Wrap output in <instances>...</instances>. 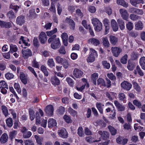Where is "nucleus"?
I'll list each match as a JSON object with an SVG mask.
<instances>
[{
	"instance_id": "obj_1",
	"label": "nucleus",
	"mask_w": 145,
	"mask_h": 145,
	"mask_svg": "<svg viewBox=\"0 0 145 145\" xmlns=\"http://www.w3.org/2000/svg\"><path fill=\"white\" fill-rule=\"evenodd\" d=\"M91 20L95 30L97 32L100 31L102 28L101 23L97 18H93Z\"/></svg>"
},
{
	"instance_id": "obj_50",
	"label": "nucleus",
	"mask_w": 145,
	"mask_h": 145,
	"mask_svg": "<svg viewBox=\"0 0 145 145\" xmlns=\"http://www.w3.org/2000/svg\"><path fill=\"white\" fill-rule=\"evenodd\" d=\"M127 55L126 54H125L124 56L121 58L120 60L121 62L124 64H126L127 62Z\"/></svg>"
},
{
	"instance_id": "obj_40",
	"label": "nucleus",
	"mask_w": 145,
	"mask_h": 145,
	"mask_svg": "<svg viewBox=\"0 0 145 145\" xmlns=\"http://www.w3.org/2000/svg\"><path fill=\"white\" fill-rule=\"evenodd\" d=\"M40 69L45 76H48L49 73L45 66L44 65L40 67Z\"/></svg>"
},
{
	"instance_id": "obj_62",
	"label": "nucleus",
	"mask_w": 145,
	"mask_h": 145,
	"mask_svg": "<svg viewBox=\"0 0 145 145\" xmlns=\"http://www.w3.org/2000/svg\"><path fill=\"white\" fill-rule=\"evenodd\" d=\"M107 76L111 80H116V77L112 73L107 74Z\"/></svg>"
},
{
	"instance_id": "obj_25",
	"label": "nucleus",
	"mask_w": 145,
	"mask_h": 145,
	"mask_svg": "<svg viewBox=\"0 0 145 145\" xmlns=\"http://www.w3.org/2000/svg\"><path fill=\"white\" fill-rule=\"evenodd\" d=\"M135 65L134 63L130 60H129L128 61L127 68L129 71H132L134 69Z\"/></svg>"
},
{
	"instance_id": "obj_12",
	"label": "nucleus",
	"mask_w": 145,
	"mask_h": 145,
	"mask_svg": "<svg viewBox=\"0 0 145 145\" xmlns=\"http://www.w3.org/2000/svg\"><path fill=\"white\" fill-rule=\"evenodd\" d=\"M25 22V17L22 15L20 16L17 18L16 22L20 25H22Z\"/></svg>"
},
{
	"instance_id": "obj_28",
	"label": "nucleus",
	"mask_w": 145,
	"mask_h": 145,
	"mask_svg": "<svg viewBox=\"0 0 145 145\" xmlns=\"http://www.w3.org/2000/svg\"><path fill=\"white\" fill-rule=\"evenodd\" d=\"M96 107L99 111L100 112L101 114H103V107L104 106V105L100 102H97L96 104Z\"/></svg>"
},
{
	"instance_id": "obj_46",
	"label": "nucleus",
	"mask_w": 145,
	"mask_h": 145,
	"mask_svg": "<svg viewBox=\"0 0 145 145\" xmlns=\"http://www.w3.org/2000/svg\"><path fill=\"white\" fill-rule=\"evenodd\" d=\"M92 54H90L88 58L87 59L88 62H93L95 60V56Z\"/></svg>"
},
{
	"instance_id": "obj_26",
	"label": "nucleus",
	"mask_w": 145,
	"mask_h": 145,
	"mask_svg": "<svg viewBox=\"0 0 145 145\" xmlns=\"http://www.w3.org/2000/svg\"><path fill=\"white\" fill-rule=\"evenodd\" d=\"M8 138V137L7 135L4 133L1 136L0 139V141L2 143H5L7 142Z\"/></svg>"
},
{
	"instance_id": "obj_9",
	"label": "nucleus",
	"mask_w": 145,
	"mask_h": 145,
	"mask_svg": "<svg viewBox=\"0 0 145 145\" xmlns=\"http://www.w3.org/2000/svg\"><path fill=\"white\" fill-rule=\"evenodd\" d=\"M39 38L41 44L45 43L47 40V36L45 33L43 32H41L39 35Z\"/></svg>"
},
{
	"instance_id": "obj_32",
	"label": "nucleus",
	"mask_w": 145,
	"mask_h": 145,
	"mask_svg": "<svg viewBox=\"0 0 145 145\" xmlns=\"http://www.w3.org/2000/svg\"><path fill=\"white\" fill-rule=\"evenodd\" d=\"M98 76V74L97 73H94L91 75V79L95 85H96V80Z\"/></svg>"
},
{
	"instance_id": "obj_52",
	"label": "nucleus",
	"mask_w": 145,
	"mask_h": 145,
	"mask_svg": "<svg viewBox=\"0 0 145 145\" xmlns=\"http://www.w3.org/2000/svg\"><path fill=\"white\" fill-rule=\"evenodd\" d=\"M133 84L134 89L137 91H140V88L138 84L135 82L133 81Z\"/></svg>"
},
{
	"instance_id": "obj_51",
	"label": "nucleus",
	"mask_w": 145,
	"mask_h": 145,
	"mask_svg": "<svg viewBox=\"0 0 145 145\" xmlns=\"http://www.w3.org/2000/svg\"><path fill=\"white\" fill-rule=\"evenodd\" d=\"M138 54L137 53L133 52L131 54V59L133 60H136L138 57Z\"/></svg>"
},
{
	"instance_id": "obj_45",
	"label": "nucleus",
	"mask_w": 145,
	"mask_h": 145,
	"mask_svg": "<svg viewBox=\"0 0 145 145\" xmlns=\"http://www.w3.org/2000/svg\"><path fill=\"white\" fill-rule=\"evenodd\" d=\"M5 88L6 89H8V86L4 81H1L0 82V88Z\"/></svg>"
},
{
	"instance_id": "obj_37",
	"label": "nucleus",
	"mask_w": 145,
	"mask_h": 145,
	"mask_svg": "<svg viewBox=\"0 0 145 145\" xmlns=\"http://www.w3.org/2000/svg\"><path fill=\"white\" fill-rule=\"evenodd\" d=\"M7 16L10 19L14 18L16 17V14L12 10L9 11L7 14Z\"/></svg>"
},
{
	"instance_id": "obj_11",
	"label": "nucleus",
	"mask_w": 145,
	"mask_h": 145,
	"mask_svg": "<svg viewBox=\"0 0 145 145\" xmlns=\"http://www.w3.org/2000/svg\"><path fill=\"white\" fill-rule=\"evenodd\" d=\"M65 21L67 23L69 24L71 29L74 30L75 28V23L74 21L70 18H67Z\"/></svg>"
},
{
	"instance_id": "obj_8",
	"label": "nucleus",
	"mask_w": 145,
	"mask_h": 145,
	"mask_svg": "<svg viewBox=\"0 0 145 145\" xmlns=\"http://www.w3.org/2000/svg\"><path fill=\"white\" fill-rule=\"evenodd\" d=\"M45 111L48 115H52L54 112V108L51 105H49L47 106L45 109Z\"/></svg>"
},
{
	"instance_id": "obj_33",
	"label": "nucleus",
	"mask_w": 145,
	"mask_h": 145,
	"mask_svg": "<svg viewBox=\"0 0 145 145\" xmlns=\"http://www.w3.org/2000/svg\"><path fill=\"white\" fill-rule=\"evenodd\" d=\"M51 81L53 84L58 85L60 84L59 80L56 76L51 78Z\"/></svg>"
},
{
	"instance_id": "obj_57",
	"label": "nucleus",
	"mask_w": 145,
	"mask_h": 145,
	"mask_svg": "<svg viewBox=\"0 0 145 145\" xmlns=\"http://www.w3.org/2000/svg\"><path fill=\"white\" fill-rule=\"evenodd\" d=\"M34 46L38 47L39 46V43L37 38L35 37L33 40Z\"/></svg>"
},
{
	"instance_id": "obj_31",
	"label": "nucleus",
	"mask_w": 145,
	"mask_h": 145,
	"mask_svg": "<svg viewBox=\"0 0 145 145\" xmlns=\"http://www.w3.org/2000/svg\"><path fill=\"white\" fill-rule=\"evenodd\" d=\"M97 84L98 85L100 86H104L106 87L105 82L104 80L101 78H99L97 80Z\"/></svg>"
},
{
	"instance_id": "obj_59",
	"label": "nucleus",
	"mask_w": 145,
	"mask_h": 145,
	"mask_svg": "<svg viewBox=\"0 0 145 145\" xmlns=\"http://www.w3.org/2000/svg\"><path fill=\"white\" fill-rule=\"evenodd\" d=\"M14 76L13 74L9 72L5 74V77L8 80H10L11 79H12L13 78Z\"/></svg>"
},
{
	"instance_id": "obj_20",
	"label": "nucleus",
	"mask_w": 145,
	"mask_h": 145,
	"mask_svg": "<svg viewBox=\"0 0 145 145\" xmlns=\"http://www.w3.org/2000/svg\"><path fill=\"white\" fill-rule=\"evenodd\" d=\"M57 123L56 120L52 118L49 119L48 121V126L49 128H52L56 126Z\"/></svg>"
},
{
	"instance_id": "obj_2",
	"label": "nucleus",
	"mask_w": 145,
	"mask_h": 145,
	"mask_svg": "<svg viewBox=\"0 0 145 145\" xmlns=\"http://www.w3.org/2000/svg\"><path fill=\"white\" fill-rule=\"evenodd\" d=\"M22 57L25 59H27L29 57L32 56V55L31 50L28 49H23L22 50Z\"/></svg>"
},
{
	"instance_id": "obj_56",
	"label": "nucleus",
	"mask_w": 145,
	"mask_h": 145,
	"mask_svg": "<svg viewBox=\"0 0 145 145\" xmlns=\"http://www.w3.org/2000/svg\"><path fill=\"white\" fill-rule=\"evenodd\" d=\"M133 104L137 106L138 108H140L142 106V104L140 102L137 100H135L133 101Z\"/></svg>"
},
{
	"instance_id": "obj_58",
	"label": "nucleus",
	"mask_w": 145,
	"mask_h": 145,
	"mask_svg": "<svg viewBox=\"0 0 145 145\" xmlns=\"http://www.w3.org/2000/svg\"><path fill=\"white\" fill-rule=\"evenodd\" d=\"M68 111L70 114L73 116H75L76 115L77 112L71 108H69L68 109Z\"/></svg>"
},
{
	"instance_id": "obj_14",
	"label": "nucleus",
	"mask_w": 145,
	"mask_h": 145,
	"mask_svg": "<svg viewBox=\"0 0 145 145\" xmlns=\"http://www.w3.org/2000/svg\"><path fill=\"white\" fill-rule=\"evenodd\" d=\"M114 103L118 111H122L124 110L125 108V106L119 103L118 101H114Z\"/></svg>"
},
{
	"instance_id": "obj_47",
	"label": "nucleus",
	"mask_w": 145,
	"mask_h": 145,
	"mask_svg": "<svg viewBox=\"0 0 145 145\" xmlns=\"http://www.w3.org/2000/svg\"><path fill=\"white\" fill-rule=\"evenodd\" d=\"M58 113L60 115L63 114L65 111V108L62 106H60L57 109Z\"/></svg>"
},
{
	"instance_id": "obj_53",
	"label": "nucleus",
	"mask_w": 145,
	"mask_h": 145,
	"mask_svg": "<svg viewBox=\"0 0 145 145\" xmlns=\"http://www.w3.org/2000/svg\"><path fill=\"white\" fill-rule=\"evenodd\" d=\"M40 117L39 113L37 112L36 113V124L38 125L40 123Z\"/></svg>"
},
{
	"instance_id": "obj_44",
	"label": "nucleus",
	"mask_w": 145,
	"mask_h": 145,
	"mask_svg": "<svg viewBox=\"0 0 145 145\" xmlns=\"http://www.w3.org/2000/svg\"><path fill=\"white\" fill-rule=\"evenodd\" d=\"M57 31V28H55L52 30L46 32V33L48 36L51 37L52 35L56 33Z\"/></svg>"
},
{
	"instance_id": "obj_21",
	"label": "nucleus",
	"mask_w": 145,
	"mask_h": 145,
	"mask_svg": "<svg viewBox=\"0 0 145 145\" xmlns=\"http://www.w3.org/2000/svg\"><path fill=\"white\" fill-rule=\"evenodd\" d=\"M111 23L113 31H117L118 29V27L116 21L114 19H112L111 21Z\"/></svg>"
},
{
	"instance_id": "obj_41",
	"label": "nucleus",
	"mask_w": 145,
	"mask_h": 145,
	"mask_svg": "<svg viewBox=\"0 0 145 145\" xmlns=\"http://www.w3.org/2000/svg\"><path fill=\"white\" fill-rule=\"evenodd\" d=\"M127 29L130 31L132 30L133 27V23L131 22H128L126 24Z\"/></svg>"
},
{
	"instance_id": "obj_16",
	"label": "nucleus",
	"mask_w": 145,
	"mask_h": 145,
	"mask_svg": "<svg viewBox=\"0 0 145 145\" xmlns=\"http://www.w3.org/2000/svg\"><path fill=\"white\" fill-rule=\"evenodd\" d=\"M98 133L99 134L101 135L102 138L104 140H106L109 137L108 133L106 131H99Z\"/></svg>"
},
{
	"instance_id": "obj_3",
	"label": "nucleus",
	"mask_w": 145,
	"mask_h": 145,
	"mask_svg": "<svg viewBox=\"0 0 145 145\" xmlns=\"http://www.w3.org/2000/svg\"><path fill=\"white\" fill-rule=\"evenodd\" d=\"M121 86L123 89L129 91L131 88L132 85L127 81H124L121 83Z\"/></svg>"
},
{
	"instance_id": "obj_4",
	"label": "nucleus",
	"mask_w": 145,
	"mask_h": 145,
	"mask_svg": "<svg viewBox=\"0 0 145 145\" xmlns=\"http://www.w3.org/2000/svg\"><path fill=\"white\" fill-rule=\"evenodd\" d=\"M119 12L122 18L125 20H127L129 16L127 10L121 8L119 10Z\"/></svg>"
},
{
	"instance_id": "obj_30",
	"label": "nucleus",
	"mask_w": 145,
	"mask_h": 145,
	"mask_svg": "<svg viewBox=\"0 0 145 145\" xmlns=\"http://www.w3.org/2000/svg\"><path fill=\"white\" fill-rule=\"evenodd\" d=\"M139 63L142 69L145 70V57H142L140 59Z\"/></svg>"
},
{
	"instance_id": "obj_24",
	"label": "nucleus",
	"mask_w": 145,
	"mask_h": 145,
	"mask_svg": "<svg viewBox=\"0 0 145 145\" xmlns=\"http://www.w3.org/2000/svg\"><path fill=\"white\" fill-rule=\"evenodd\" d=\"M35 138L37 144L41 145L43 144V138L42 137H39L38 135H35L34 136Z\"/></svg>"
},
{
	"instance_id": "obj_49",
	"label": "nucleus",
	"mask_w": 145,
	"mask_h": 145,
	"mask_svg": "<svg viewBox=\"0 0 145 145\" xmlns=\"http://www.w3.org/2000/svg\"><path fill=\"white\" fill-rule=\"evenodd\" d=\"M56 35H53L52 36L50 37L48 40V42L50 43L51 42H53L56 41L57 38H56Z\"/></svg>"
},
{
	"instance_id": "obj_6",
	"label": "nucleus",
	"mask_w": 145,
	"mask_h": 145,
	"mask_svg": "<svg viewBox=\"0 0 145 145\" xmlns=\"http://www.w3.org/2000/svg\"><path fill=\"white\" fill-rule=\"evenodd\" d=\"M59 135L63 138H66L68 137V133L66 130L64 128H62L58 130Z\"/></svg>"
},
{
	"instance_id": "obj_35",
	"label": "nucleus",
	"mask_w": 145,
	"mask_h": 145,
	"mask_svg": "<svg viewBox=\"0 0 145 145\" xmlns=\"http://www.w3.org/2000/svg\"><path fill=\"white\" fill-rule=\"evenodd\" d=\"M108 128L112 135H114L116 134L117 130L113 127L111 125H109Z\"/></svg>"
},
{
	"instance_id": "obj_64",
	"label": "nucleus",
	"mask_w": 145,
	"mask_h": 145,
	"mask_svg": "<svg viewBox=\"0 0 145 145\" xmlns=\"http://www.w3.org/2000/svg\"><path fill=\"white\" fill-rule=\"evenodd\" d=\"M82 130L83 128L81 127H79L78 129V134L80 137H82L83 135Z\"/></svg>"
},
{
	"instance_id": "obj_19",
	"label": "nucleus",
	"mask_w": 145,
	"mask_h": 145,
	"mask_svg": "<svg viewBox=\"0 0 145 145\" xmlns=\"http://www.w3.org/2000/svg\"><path fill=\"white\" fill-rule=\"evenodd\" d=\"M130 2L132 5L135 7H138V4L144 3V1L143 0H130Z\"/></svg>"
},
{
	"instance_id": "obj_54",
	"label": "nucleus",
	"mask_w": 145,
	"mask_h": 145,
	"mask_svg": "<svg viewBox=\"0 0 145 145\" xmlns=\"http://www.w3.org/2000/svg\"><path fill=\"white\" fill-rule=\"evenodd\" d=\"M32 135V133L29 131H27L23 135V137L25 138H30Z\"/></svg>"
},
{
	"instance_id": "obj_61",
	"label": "nucleus",
	"mask_w": 145,
	"mask_h": 145,
	"mask_svg": "<svg viewBox=\"0 0 145 145\" xmlns=\"http://www.w3.org/2000/svg\"><path fill=\"white\" fill-rule=\"evenodd\" d=\"M25 145H35L33 141L31 140H28L24 141Z\"/></svg>"
},
{
	"instance_id": "obj_29",
	"label": "nucleus",
	"mask_w": 145,
	"mask_h": 145,
	"mask_svg": "<svg viewBox=\"0 0 145 145\" xmlns=\"http://www.w3.org/2000/svg\"><path fill=\"white\" fill-rule=\"evenodd\" d=\"M120 28L123 30L125 28V24L124 22L121 19H118L117 20Z\"/></svg>"
},
{
	"instance_id": "obj_27",
	"label": "nucleus",
	"mask_w": 145,
	"mask_h": 145,
	"mask_svg": "<svg viewBox=\"0 0 145 145\" xmlns=\"http://www.w3.org/2000/svg\"><path fill=\"white\" fill-rule=\"evenodd\" d=\"M102 40L103 45L105 47L107 48L110 46V44L107 38H103Z\"/></svg>"
},
{
	"instance_id": "obj_36",
	"label": "nucleus",
	"mask_w": 145,
	"mask_h": 145,
	"mask_svg": "<svg viewBox=\"0 0 145 145\" xmlns=\"http://www.w3.org/2000/svg\"><path fill=\"white\" fill-rule=\"evenodd\" d=\"M117 3L125 7H127L128 5V3H126L124 0H117Z\"/></svg>"
},
{
	"instance_id": "obj_13",
	"label": "nucleus",
	"mask_w": 145,
	"mask_h": 145,
	"mask_svg": "<svg viewBox=\"0 0 145 145\" xmlns=\"http://www.w3.org/2000/svg\"><path fill=\"white\" fill-rule=\"evenodd\" d=\"M83 74V72L78 69L75 68L73 72V74L76 78L81 77Z\"/></svg>"
},
{
	"instance_id": "obj_18",
	"label": "nucleus",
	"mask_w": 145,
	"mask_h": 145,
	"mask_svg": "<svg viewBox=\"0 0 145 145\" xmlns=\"http://www.w3.org/2000/svg\"><path fill=\"white\" fill-rule=\"evenodd\" d=\"M88 43H91L96 46L99 45L100 43L98 39L95 38L89 39L88 40Z\"/></svg>"
},
{
	"instance_id": "obj_17",
	"label": "nucleus",
	"mask_w": 145,
	"mask_h": 145,
	"mask_svg": "<svg viewBox=\"0 0 145 145\" xmlns=\"http://www.w3.org/2000/svg\"><path fill=\"white\" fill-rule=\"evenodd\" d=\"M103 22L105 27V34H106L107 33V32L109 29V21L108 19L105 18L103 20Z\"/></svg>"
},
{
	"instance_id": "obj_39",
	"label": "nucleus",
	"mask_w": 145,
	"mask_h": 145,
	"mask_svg": "<svg viewBox=\"0 0 145 145\" xmlns=\"http://www.w3.org/2000/svg\"><path fill=\"white\" fill-rule=\"evenodd\" d=\"M130 18L133 21H136L140 18V17L135 14H131L130 16Z\"/></svg>"
},
{
	"instance_id": "obj_48",
	"label": "nucleus",
	"mask_w": 145,
	"mask_h": 145,
	"mask_svg": "<svg viewBox=\"0 0 145 145\" xmlns=\"http://www.w3.org/2000/svg\"><path fill=\"white\" fill-rule=\"evenodd\" d=\"M17 134V131L15 130H14L10 132L9 137V138L11 139H12Z\"/></svg>"
},
{
	"instance_id": "obj_43",
	"label": "nucleus",
	"mask_w": 145,
	"mask_h": 145,
	"mask_svg": "<svg viewBox=\"0 0 145 145\" xmlns=\"http://www.w3.org/2000/svg\"><path fill=\"white\" fill-rule=\"evenodd\" d=\"M48 65L50 67H52L55 66V64L54 60L52 59H48L47 61Z\"/></svg>"
},
{
	"instance_id": "obj_34",
	"label": "nucleus",
	"mask_w": 145,
	"mask_h": 145,
	"mask_svg": "<svg viewBox=\"0 0 145 145\" xmlns=\"http://www.w3.org/2000/svg\"><path fill=\"white\" fill-rule=\"evenodd\" d=\"M18 48L16 46L13 44L10 45V53H13V52H16Z\"/></svg>"
},
{
	"instance_id": "obj_42",
	"label": "nucleus",
	"mask_w": 145,
	"mask_h": 145,
	"mask_svg": "<svg viewBox=\"0 0 145 145\" xmlns=\"http://www.w3.org/2000/svg\"><path fill=\"white\" fill-rule=\"evenodd\" d=\"M6 122L7 126L10 127L13 125V120L11 118H9L7 119L6 120Z\"/></svg>"
},
{
	"instance_id": "obj_22",
	"label": "nucleus",
	"mask_w": 145,
	"mask_h": 145,
	"mask_svg": "<svg viewBox=\"0 0 145 145\" xmlns=\"http://www.w3.org/2000/svg\"><path fill=\"white\" fill-rule=\"evenodd\" d=\"M110 41L111 43L113 45H116L118 41V39L115 36L110 35L109 37Z\"/></svg>"
},
{
	"instance_id": "obj_7",
	"label": "nucleus",
	"mask_w": 145,
	"mask_h": 145,
	"mask_svg": "<svg viewBox=\"0 0 145 145\" xmlns=\"http://www.w3.org/2000/svg\"><path fill=\"white\" fill-rule=\"evenodd\" d=\"M129 10L131 13H134L140 15H142L143 13V12L142 10L134 7L130 8Z\"/></svg>"
},
{
	"instance_id": "obj_55",
	"label": "nucleus",
	"mask_w": 145,
	"mask_h": 145,
	"mask_svg": "<svg viewBox=\"0 0 145 145\" xmlns=\"http://www.w3.org/2000/svg\"><path fill=\"white\" fill-rule=\"evenodd\" d=\"M14 88L18 93H21V91L19 84L17 83H15L14 84Z\"/></svg>"
},
{
	"instance_id": "obj_38",
	"label": "nucleus",
	"mask_w": 145,
	"mask_h": 145,
	"mask_svg": "<svg viewBox=\"0 0 145 145\" xmlns=\"http://www.w3.org/2000/svg\"><path fill=\"white\" fill-rule=\"evenodd\" d=\"M1 110L3 113L5 117H6L8 115V110L7 107L4 105H3L1 106Z\"/></svg>"
},
{
	"instance_id": "obj_15",
	"label": "nucleus",
	"mask_w": 145,
	"mask_h": 145,
	"mask_svg": "<svg viewBox=\"0 0 145 145\" xmlns=\"http://www.w3.org/2000/svg\"><path fill=\"white\" fill-rule=\"evenodd\" d=\"M27 76L25 75L22 72H20V78L21 81L24 84L27 83Z\"/></svg>"
},
{
	"instance_id": "obj_63",
	"label": "nucleus",
	"mask_w": 145,
	"mask_h": 145,
	"mask_svg": "<svg viewBox=\"0 0 145 145\" xmlns=\"http://www.w3.org/2000/svg\"><path fill=\"white\" fill-rule=\"evenodd\" d=\"M29 17H33L35 16H36V15L35 14V10L33 9H32L29 11Z\"/></svg>"
},
{
	"instance_id": "obj_5",
	"label": "nucleus",
	"mask_w": 145,
	"mask_h": 145,
	"mask_svg": "<svg viewBox=\"0 0 145 145\" xmlns=\"http://www.w3.org/2000/svg\"><path fill=\"white\" fill-rule=\"evenodd\" d=\"M111 50L113 56L115 57H118L122 52V49L120 48L117 47H112Z\"/></svg>"
},
{
	"instance_id": "obj_10",
	"label": "nucleus",
	"mask_w": 145,
	"mask_h": 145,
	"mask_svg": "<svg viewBox=\"0 0 145 145\" xmlns=\"http://www.w3.org/2000/svg\"><path fill=\"white\" fill-rule=\"evenodd\" d=\"M61 44L59 38H57L56 41L52 42L51 44V48L54 49H56L58 48L60 46Z\"/></svg>"
},
{
	"instance_id": "obj_23",
	"label": "nucleus",
	"mask_w": 145,
	"mask_h": 145,
	"mask_svg": "<svg viewBox=\"0 0 145 145\" xmlns=\"http://www.w3.org/2000/svg\"><path fill=\"white\" fill-rule=\"evenodd\" d=\"M135 28L137 30H141L143 28V24L141 21H139L135 23Z\"/></svg>"
},
{
	"instance_id": "obj_60",
	"label": "nucleus",
	"mask_w": 145,
	"mask_h": 145,
	"mask_svg": "<svg viewBox=\"0 0 145 145\" xmlns=\"http://www.w3.org/2000/svg\"><path fill=\"white\" fill-rule=\"evenodd\" d=\"M76 15L78 17H82L83 16V13L82 12L81 10L79 9H77L76 11Z\"/></svg>"
}]
</instances>
